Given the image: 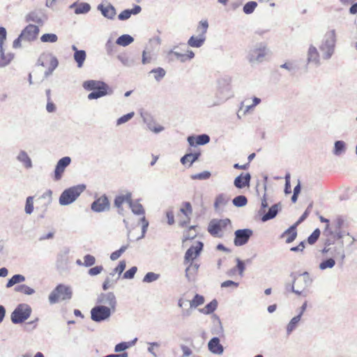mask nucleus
Masks as SVG:
<instances>
[{
  "label": "nucleus",
  "instance_id": "nucleus-1",
  "mask_svg": "<svg viewBox=\"0 0 357 357\" xmlns=\"http://www.w3.org/2000/svg\"><path fill=\"white\" fill-rule=\"evenodd\" d=\"M290 277L292 278L291 291L298 296H306L307 289L312 282L309 273L307 271L303 273H291Z\"/></svg>",
  "mask_w": 357,
  "mask_h": 357
},
{
  "label": "nucleus",
  "instance_id": "nucleus-59",
  "mask_svg": "<svg viewBox=\"0 0 357 357\" xmlns=\"http://www.w3.org/2000/svg\"><path fill=\"white\" fill-rule=\"evenodd\" d=\"M210 137L206 134H202L196 137V144L197 145H204L208 143Z\"/></svg>",
  "mask_w": 357,
  "mask_h": 357
},
{
  "label": "nucleus",
  "instance_id": "nucleus-43",
  "mask_svg": "<svg viewBox=\"0 0 357 357\" xmlns=\"http://www.w3.org/2000/svg\"><path fill=\"white\" fill-rule=\"evenodd\" d=\"M108 90L109 89H105V90L98 89V90L93 91L88 95V99L93 100V99H98L101 97H103V96H106L107 93H109Z\"/></svg>",
  "mask_w": 357,
  "mask_h": 357
},
{
  "label": "nucleus",
  "instance_id": "nucleus-60",
  "mask_svg": "<svg viewBox=\"0 0 357 357\" xmlns=\"http://www.w3.org/2000/svg\"><path fill=\"white\" fill-rule=\"evenodd\" d=\"M312 207V203H310L303 215L299 218V219L295 222L296 225H299L302 222H303L310 215L311 212V208Z\"/></svg>",
  "mask_w": 357,
  "mask_h": 357
},
{
  "label": "nucleus",
  "instance_id": "nucleus-54",
  "mask_svg": "<svg viewBox=\"0 0 357 357\" xmlns=\"http://www.w3.org/2000/svg\"><path fill=\"white\" fill-rule=\"evenodd\" d=\"M25 213L26 214H31L33 211V197H28L26 199V204L24 208Z\"/></svg>",
  "mask_w": 357,
  "mask_h": 357
},
{
  "label": "nucleus",
  "instance_id": "nucleus-11",
  "mask_svg": "<svg viewBox=\"0 0 357 357\" xmlns=\"http://www.w3.org/2000/svg\"><path fill=\"white\" fill-rule=\"evenodd\" d=\"M97 303L100 305L107 306L113 311H116V299L112 292L102 293L97 298Z\"/></svg>",
  "mask_w": 357,
  "mask_h": 357
},
{
  "label": "nucleus",
  "instance_id": "nucleus-26",
  "mask_svg": "<svg viewBox=\"0 0 357 357\" xmlns=\"http://www.w3.org/2000/svg\"><path fill=\"white\" fill-rule=\"evenodd\" d=\"M298 225H296L294 223L292 226H291L289 229H287L281 236V237H284L285 236H288L286 239L287 243H290L293 242L297 236L296 227Z\"/></svg>",
  "mask_w": 357,
  "mask_h": 357
},
{
  "label": "nucleus",
  "instance_id": "nucleus-49",
  "mask_svg": "<svg viewBox=\"0 0 357 357\" xmlns=\"http://www.w3.org/2000/svg\"><path fill=\"white\" fill-rule=\"evenodd\" d=\"M150 73H153L155 80L159 82L165 77L166 72L163 68L159 67L151 70Z\"/></svg>",
  "mask_w": 357,
  "mask_h": 357
},
{
  "label": "nucleus",
  "instance_id": "nucleus-2",
  "mask_svg": "<svg viewBox=\"0 0 357 357\" xmlns=\"http://www.w3.org/2000/svg\"><path fill=\"white\" fill-rule=\"evenodd\" d=\"M336 32L331 29L325 33L319 45L321 58L328 61L331 59L335 51Z\"/></svg>",
  "mask_w": 357,
  "mask_h": 357
},
{
  "label": "nucleus",
  "instance_id": "nucleus-53",
  "mask_svg": "<svg viewBox=\"0 0 357 357\" xmlns=\"http://www.w3.org/2000/svg\"><path fill=\"white\" fill-rule=\"evenodd\" d=\"M195 226H191L187 231L183 233V241L192 239L196 237Z\"/></svg>",
  "mask_w": 357,
  "mask_h": 357
},
{
  "label": "nucleus",
  "instance_id": "nucleus-3",
  "mask_svg": "<svg viewBox=\"0 0 357 357\" xmlns=\"http://www.w3.org/2000/svg\"><path fill=\"white\" fill-rule=\"evenodd\" d=\"M231 82V79L229 77H224L218 80L215 93L216 101L214 105H220L233 96Z\"/></svg>",
  "mask_w": 357,
  "mask_h": 357
},
{
  "label": "nucleus",
  "instance_id": "nucleus-25",
  "mask_svg": "<svg viewBox=\"0 0 357 357\" xmlns=\"http://www.w3.org/2000/svg\"><path fill=\"white\" fill-rule=\"evenodd\" d=\"M132 198V193L127 192L125 195L116 196L114 199V204L116 208L122 206L123 204L126 202L129 204Z\"/></svg>",
  "mask_w": 357,
  "mask_h": 357
},
{
  "label": "nucleus",
  "instance_id": "nucleus-19",
  "mask_svg": "<svg viewBox=\"0 0 357 357\" xmlns=\"http://www.w3.org/2000/svg\"><path fill=\"white\" fill-rule=\"evenodd\" d=\"M282 206L280 203H278L273 204L271 207L268 208V211H266L264 213H262L261 215V220L263 222H266L269 220L274 218L279 211L281 209Z\"/></svg>",
  "mask_w": 357,
  "mask_h": 357
},
{
  "label": "nucleus",
  "instance_id": "nucleus-9",
  "mask_svg": "<svg viewBox=\"0 0 357 357\" xmlns=\"http://www.w3.org/2000/svg\"><path fill=\"white\" fill-rule=\"evenodd\" d=\"M114 311L107 306L98 305L91 310V318L95 322H102L109 319Z\"/></svg>",
  "mask_w": 357,
  "mask_h": 357
},
{
  "label": "nucleus",
  "instance_id": "nucleus-55",
  "mask_svg": "<svg viewBox=\"0 0 357 357\" xmlns=\"http://www.w3.org/2000/svg\"><path fill=\"white\" fill-rule=\"evenodd\" d=\"M128 245H123L121 248L116 251L113 252L110 255V259L112 261L118 259L121 255L127 250Z\"/></svg>",
  "mask_w": 357,
  "mask_h": 357
},
{
  "label": "nucleus",
  "instance_id": "nucleus-32",
  "mask_svg": "<svg viewBox=\"0 0 357 357\" xmlns=\"http://www.w3.org/2000/svg\"><path fill=\"white\" fill-rule=\"evenodd\" d=\"M331 248L332 250H331L330 254L333 257L340 256L342 258L344 257L343 242L342 241L337 243L334 246H331Z\"/></svg>",
  "mask_w": 357,
  "mask_h": 357
},
{
  "label": "nucleus",
  "instance_id": "nucleus-50",
  "mask_svg": "<svg viewBox=\"0 0 357 357\" xmlns=\"http://www.w3.org/2000/svg\"><path fill=\"white\" fill-rule=\"evenodd\" d=\"M40 40L43 43H56L58 37L55 33H45L40 37Z\"/></svg>",
  "mask_w": 357,
  "mask_h": 357
},
{
  "label": "nucleus",
  "instance_id": "nucleus-51",
  "mask_svg": "<svg viewBox=\"0 0 357 357\" xmlns=\"http://www.w3.org/2000/svg\"><path fill=\"white\" fill-rule=\"evenodd\" d=\"M134 116H135V112H131L130 113H128V114L121 116L120 118H119L116 120V126H121V125H122L123 123H127L131 119H132Z\"/></svg>",
  "mask_w": 357,
  "mask_h": 357
},
{
  "label": "nucleus",
  "instance_id": "nucleus-22",
  "mask_svg": "<svg viewBox=\"0 0 357 357\" xmlns=\"http://www.w3.org/2000/svg\"><path fill=\"white\" fill-rule=\"evenodd\" d=\"M98 10H100L102 15L108 19H113L116 15V10L113 6L108 4L105 6L103 4L98 6Z\"/></svg>",
  "mask_w": 357,
  "mask_h": 357
},
{
  "label": "nucleus",
  "instance_id": "nucleus-58",
  "mask_svg": "<svg viewBox=\"0 0 357 357\" xmlns=\"http://www.w3.org/2000/svg\"><path fill=\"white\" fill-rule=\"evenodd\" d=\"M160 275L153 272L147 273L143 278V282L149 283L157 280L159 278Z\"/></svg>",
  "mask_w": 357,
  "mask_h": 357
},
{
  "label": "nucleus",
  "instance_id": "nucleus-15",
  "mask_svg": "<svg viewBox=\"0 0 357 357\" xmlns=\"http://www.w3.org/2000/svg\"><path fill=\"white\" fill-rule=\"evenodd\" d=\"M110 203L106 195H102L91 204V209L97 213L109 211Z\"/></svg>",
  "mask_w": 357,
  "mask_h": 357
},
{
  "label": "nucleus",
  "instance_id": "nucleus-34",
  "mask_svg": "<svg viewBox=\"0 0 357 357\" xmlns=\"http://www.w3.org/2000/svg\"><path fill=\"white\" fill-rule=\"evenodd\" d=\"M86 54L84 50H80L74 53L73 58L77 64L78 68H82L86 60Z\"/></svg>",
  "mask_w": 357,
  "mask_h": 357
},
{
  "label": "nucleus",
  "instance_id": "nucleus-24",
  "mask_svg": "<svg viewBox=\"0 0 357 357\" xmlns=\"http://www.w3.org/2000/svg\"><path fill=\"white\" fill-rule=\"evenodd\" d=\"M17 160L23 164L25 168L30 169L32 167V161L27 153L24 151H20L17 156Z\"/></svg>",
  "mask_w": 357,
  "mask_h": 357
},
{
  "label": "nucleus",
  "instance_id": "nucleus-47",
  "mask_svg": "<svg viewBox=\"0 0 357 357\" xmlns=\"http://www.w3.org/2000/svg\"><path fill=\"white\" fill-rule=\"evenodd\" d=\"M233 204L237 207H243L248 203V199L244 195H238L232 200Z\"/></svg>",
  "mask_w": 357,
  "mask_h": 357
},
{
  "label": "nucleus",
  "instance_id": "nucleus-48",
  "mask_svg": "<svg viewBox=\"0 0 357 357\" xmlns=\"http://www.w3.org/2000/svg\"><path fill=\"white\" fill-rule=\"evenodd\" d=\"M117 58L124 66L132 67L135 64L134 59L126 55H119Z\"/></svg>",
  "mask_w": 357,
  "mask_h": 357
},
{
  "label": "nucleus",
  "instance_id": "nucleus-12",
  "mask_svg": "<svg viewBox=\"0 0 357 357\" xmlns=\"http://www.w3.org/2000/svg\"><path fill=\"white\" fill-rule=\"evenodd\" d=\"M253 234L250 229H238L235 231L234 243L236 246H241L248 243Z\"/></svg>",
  "mask_w": 357,
  "mask_h": 357
},
{
  "label": "nucleus",
  "instance_id": "nucleus-52",
  "mask_svg": "<svg viewBox=\"0 0 357 357\" xmlns=\"http://www.w3.org/2000/svg\"><path fill=\"white\" fill-rule=\"evenodd\" d=\"M344 150H345V143L343 141H336L335 142L334 151H333L335 155H339L340 154H341V153L344 151Z\"/></svg>",
  "mask_w": 357,
  "mask_h": 357
},
{
  "label": "nucleus",
  "instance_id": "nucleus-8",
  "mask_svg": "<svg viewBox=\"0 0 357 357\" xmlns=\"http://www.w3.org/2000/svg\"><path fill=\"white\" fill-rule=\"evenodd\" d=\"M227 226L231 227V221L228 218L213 219L208 224V231L214 237L221 238L223 236V230L226 229Z\"/></svg>",
  "mask_w": 357,
  "mask_h": 357
},
{
  "label": "nucleus",
  "instance_id": "nucleus-35",
  "mask_svg": "<svg viewBox=\"0 0 357 357\" xmlns=\"http://www.w3.org/2000/svg\"><path fill=\"white\" fill-rule=\"evenodd\" d=\"M134 41V38L128 35L124 34L119 37L116 41V43L119 45L126 47L132 43Z\"/></svg>",
  "mask_w": 357,
  "mask_h": 357
},
{
  "label": "nucleus",
  "instance_id": "nucleus-29",
  "mask_svg": "<svg viewBox=\"0 0 357 357\" xmlns=\"http://www.w3.org/2000/svg\"><path fill=\"white\" fill-rule=\"evenodd\" d=\"M70 8H75V13L76 14H84L88 13L90 9L91 6L87 3H74L70 6Z\"/></svg>",
  "mask_w": 357,
  "mask_h": 357
},
{
  "label": "nucleus",
  "instance_id": "nucleus-16",
  "mask_svg": "<svg viewBox=\"0 0 357 357\" xmlns=\"http://www.w3.org/2000/svg\"><path fill=\"white\" fill-rule=\"evenodd\" d=\"M320 57L317 48L314 45H310L307 51V63H312L317 67L321 65Z\"/></svg>",
  "mask_w": 357,
  "mask_h": 357
},
{
  "label": "nucleus",
  "instance_id": "nucleus-33",
  "mask_svg": "<svg viewBox=\"0 0 357 357\" xmlns=\"http://www.w3.org/2000/svg\"><path fill=\"white\" fill-rule=\"evenodd\" d=\"M301 319V314H298L290 320L287 326V335H289L297 328Z\"/></svg>",
  "mask_w": 357,
  "mask_h": 357
},
{
  "label": "nucleus",
  "instance_id": "nucleus-57",
  "mask_svg": "<svg viewBox=\"0 0 357 357\" xmlns=\"http://www.w3.org/2000/svg\"><path fill=\"white\" fill-rule=\"evenodd\" d=\"M244 102H242L241 103V107L237 113V116H238V119H241L242 116H245L250 109H252L255 107V106H252V105H246L245 109H243V107L244 106Z\"/></svg>",
  "mask_w": 357,
  "mask_h": 357
},
{
  "label": "nucleus",
  "instance_id": "nucleus-38",
  "mask_svg": "<svg viewBox=\"0 0 357 357\" xmlns=\"http://www.w3.org/2000/svg\"><path fill=\"white\" fill-rule=\"evenodd\" d=\"M199 153H187L181 158V162L183 165H185L187 162H190L191 165L194 162H195L199 158Z\"/></svg>",
  "mask_w": 357,
  "mask_h": 357
},
{
  "label": "nucleus",
  "instance_id": "nucleus-31",
  "mask_svg": "<svg viewBox=\"0 0 357 357\" xmlns=\"http://www.w3.org/2000/svg\"><path fill=\"white\" fill-rule=\"evenodd\" d=\"M137 341V338L135 337L130 342H122L117 344L114 347V351L116 353L124 351L126 349L134 346Z\"/></svg>",
  "mask_w": 357,
  "mask_h": 357
},
{
  "label": "nucleus",
  "instance_id": "nucleus-42",
  "mask_svg": "<svg viewBox=\"0 0 357 357\" xmlns=\"http://www.w3.org/2000/svg\"><path fill=\"white\" fill-rule=\"evenodd\" d=\"M229 202V197H227L225 195L220 194L218 196H217L215 203H214V207L216 210L220 206H225Z\"/></svg>",
  "mask_w": 357,
  "mask_h": 357
},
{
  "label": "nucleus",
  "instance_id": "nucleus-6",
  "mask_svg": "<svg viewBox=\"0 0 357 357\" xmlns=\"http://www.w3.org/2000/svg\"><path fill=\"white\" fill-rule=\"evenodd\" d=\"M37 64L43 67L49 64L47 70L44 73L45 77L51 75L59 65L58 59L51 53H43L39 56Z\"/></svg>",
  "mask_w": 357,
  "mask_h": 357
},
{
  "label": "nucleus",
  "instance_id": "nucleus-28",
  "mask_svg": "<svg viewBox=\"0 0 357 357\" xmlns=\"http://www.w3.org/2000/svg\"><path fill=\"white\" fill-rule=\"evenodd\" d=\"M14 54L8 53L6 54L3 47H0V68L8 66L10 61L13 59Z\"/></svg>",
  "mask_w": 357,
  "mask_h": 357
},
{
  "label": "nucleus",
  "instance_id": "nucleus-23",
  "mask_svg": "<svg viewBox=\"0 0 357 357\" xmlns=\"http://www.w3.org/2000/svg\"><path fill=\"white\" fill-rule=\"evenodd\" d=\"M142 8L139 6H135L132 9H126L123 10L118 16L120 20H126L129 19L131 15H137L139 13Z\"/></svg>",
  "mask_w": 357,
  "mask_h": 357
},
{
  "label": "nucleus",
  "instance_id": "nucleus-13",
  "mask_svg": "<svg viewBox=\"0 0 357 357\" xmlns=\"http://www.w3.org/2000/svg\"><path fill=\"white\" fill-rule=\"evenodd\" d=\"M70 162L71 158L69 156L63 157L57 162L54 169V181L61 180L66 168L70 165Z\"/></svg>",
  "mask_w": 357,
  "mask_h": 357
},
{
  "label": "nucleus",
  "instance_id": "nucleus-21",
  "mask_svg": "<svg viewBox=\"0 0 357 357\" xmlns=\"http://www.w3.org/2000/svg\"><path fill=\"white\" fill-rule=\"evenodd\" d=\"M250 179L251 175L250 173H247L245 175H243V174H241L235 178L234 185L237 188L241 189L250 185Z\"/></svg>",
  "mask_w": 357,
  "mask_h": 357
},
{
  "label": "nucleus",
  "instance_id": "nucleus-14",
  "mask_svg": "<svg viewBox=\"0 0 357 357\" xmlns=\"http://www.w3.org/2000/svg\"><path fill=\"white\" fill-rule=\"evenodd\" d=\"M38 33V26L33 24H29L22 30L20 33V37L23 38L24 41L31 42L37 38Z\"/></svg>",
  "mask_w": 357,
  "mask_h": 357
},
{
  "label": "nucleus",
  "instance_id": "nucleus-37",
  "mask_svg": "<svg viewBox=\"0 0 357 357\" xmlns=\"http://www.w3.org/2000/svg\"><path fill=\"white\" fill-rule=\"evenodd\" d=\"M15 291L17 292L22 293L27 296L33 295L36 292L33 288L28 287L26 284H19L16 286L15 287Z\"/></svg>",
  "mask_w": 357,
  "mask_h": 357
},
{
  "label": "nucleus",
  "instance_id": "nucleus-10",
  "mask_svg": "<svg viewBox=\"0 0 357 357\" xmlns=\"http://www.w3.org/2000/svg\"><path fill=\"white\" fill-rule=\"evenodd\" d=\"M268 54V50L263 44H257L252 47L248 54V60L252 64L259 63L264 61Z\"/></svg>",
  "mask_w": 357,
  "mask_h": 357
},
{
  "label": "nucleus",
  "instance_id": "nucleus-27",
  "mask_svg": "<svg viewBox=\"0 0 357 357\" xmlns=\"http://www.w3.org/2000/svg\"><path fill=\"white\" fill-rule=\"evenodd\" d=\"M206 38L199 36H192L188 40V45L191 47H201L204 44Z\"/></svg>",
  "mask_w": 357,
  "mask_h": 357
},
{
  "label": "nucleus",
  "instance_id": "nucleus-30",
  "mask_svg": "<svg viewBox=\"0 0 357 357\" xmlns=\"http://www.w3.org/2000/svg\"><path fill=\"white\" fill-rule=\"evenodd\" d=\"M128 205L134 214L139 215H144L145 211L144 207L140 203H139L138 200L133 202L131 199Z\"/></svg>",
  "mask_w": 357,
  "mask_h": 357
},
{
  "label": "nucleus",
  "instance_id": "nucleus-4",
  "mask_svg": "<svg viewBox=\"0 0 357 357\" xmlns=\"http://www.w3.org/2000/svg\"><path fill=\"white\" fill-rule=\"evenodd\" d=\"M84 185H77L63 190L59 197V204L67 206L73 203L85 190Z\"/></svg>",
  "mask_w": 357,
  "mask_h": 357
},
{
  "label": "nucleus",
  "instance_id": "nucleus-36",
  "mask_svg": "<svg viewBox=\"0 0 357 357\" xmlns=\"http://www.w3.org/2000/svg\"><path fill=\"white\" fill-rule=\"evenodd\" d=\"M217 307L218 302L214 299L208 303L204 307L199 309V312L205 314H209L213 312L216 310Z\"/></svg>",
  "mask_w": 357,
  "mask_h": 357
},
{
  "label": "nucleus",
  "instance_id": "nucleus-61",
  "mask_svg": "<svg viewBox=\"0 0 357 357\" xmlns=\"http://www.w3.org/2000/svg\"><path fill=\"white\" fill-rule=\"evenodd\" d=\"M320 230L319 229H316L311 234V235L307 238V242L309 244H314L319 238L320 236Z\"/></svg>",
  "mask_w": 357,
  "mask_h": 357
},
{
  "label": "nucleus",
  "instance_id": "nucleus-40",
  "mask_svg": "<svg viewBox=\"0 0 357 357\" xmlns=\"http://www.w3.org/2000/svg\"><path fill=\"white\" fill-rule=\"evenodd\" d=\"M25 280V277L20 274L14 275L7 282L6 287L10 288L16 284L21 283Z\"/></svg>",
  "mask_w": 357,
  "mask_h": 357
},
{
  "label": "nucleus",
  "instance_id": "nucleus-63",
  "mask_svg": "<svg viewBox=\"0 0 357 357\" xmlns=\"http://www.w3.org/2000/svg\"><path fill=\"white\" fill-rule=\"evenodd\" d=\"M96 263V259L91 255H86L84 257L83 266L89 267L93 266Z\"/></svg>",
  "mask_w": 357,
  "mask_h": 357
},
{
  "label": "nucleus",
  "instance_id": "nucleus-20",
  "mask_svg": "<svg viewBox=\"0 0 357 357\" xmlns=\"http://www.w3.org/2000/svg\"><path fill=\"white\" fill-rule=\"evenodd\" d=\"M209 351L218 355H221L224 351L223 346L220 343V339L217 337H213L208 343Z\"/></svg>",
  "mask_w": 357,
  "mask_h": 357
},
{
  "label": "nucleus",
  "instance_id": "nucleus-62",
  "mask_svg": "<svg viewBox=\"0 0 357 357\" xmlns=\"http://www.w3.org/2000/svg\"><path fill=\"white\" fill-rule=\"evenodd\" d=\"M211 176V172L204 171L203 172L196 174L191 176L192 179L206 180Z\"/></svg>",
  "mask_w": 357,
  "mask_h": 357
},
{
  "label": "nucleus",
  "instance_id": "nucleus-7",
  "mask_svg": "<svg viewBox=\"0 0 357 357\" xmlns=\"http://www.w3.org/2000/svg\"><path fill=\"white\" fill-rule=\"evenodd\" d=\"M31 311V307L28 304H19L11 313V321L15 324L24 322L30 317Z\"/></svg>",
  "mask_w": 357,
  "mask_h": 357
},
{
  "label": "nucleus",
  "instance_id": "nucleus-18",
  "mask_svg": "<svg viewBox=\"0 0 357 357\" xmlns=\"http://www.w3.org/2000/svg\"><path fill=\"white\" fill-rule=\"evenodd\" d=\"M83 87L87 91L109 89V86L105 82L93 79L85 81L83 83Z\"/></svg>",
  "mask_w": 357,
  "mask_h": 357
},
{
  "label": "nucleus",
  "instance_id": "nucleus-45",
  "mask_svg": "<svg viewBox=\"0 0 357 357\" xmlns=\"http://www.w3.org/2000/svg\"><path fill=\"white\" fill-rule=\"evenodd\" d=\"M199 265L191 263L185 269V277L188 280H190L191 275L195 274L198 270Z\"/></svg>",
  "mask_w": 357,
  "mask_h": 357
},
{
  "label": "nucleus",
  "instance_id": "nucleus-5",
  "mask_svg": "<svg viewBox=\"0 0 357 357\" xmlns=\"http://www.w3.org/2000/svg\"><path fill=\"white\" fill-rule=\"evenodd\" d=\"M72 294L73 292L70 287L60 284L49 295V302L50 304H54L59 300H70Z\"/></svg>",
  "mask_w": 357,
  "mask_h": 357
},
{
  "label": "nucleus",
  "instance_id": "nucleus-44",
  "mask_svg": "<svg viewBox=\"0 0 357 357\" xmlns=\"http://www.w3.org/2000/svg\"><path fill=\"white\" fill-rule=\"evenodd\" d=\"M335 265V261L333 258H328L326 260L322 261L319 265V268L321 270H325L326 268H332Z\"/></svg>",
  "mask_w": 357,
  "mask_h": 357
},
{
  "label": "nucleus",
  "instance_id": "nucleus-39",
  "mask_svg": "<svg viewBox=\"0 0 357 357\" xmlns=\"http://www.w3.org/2000/svg\"><path fill=\"white\" fill-rule=\"evenodd\" d=\"M208 28V23L206 20H202L199 22L197 28V36L206 37V33Z\"/></svg>",
  "mask_w": 357,
  "mask_h": 357
},
{
  "label": "nucleus",
  "instance_id": "nucleus-56",
  "mask_svg": "<svg viewBox=\"0 0 357 357\" xmlns=\"http://www.w3.org/2000/svg\"><path fill=\"white\" fill-rule=\"evenodd\" d=\"M257 3L255 1H249L243 6V12L245 14H251L257 7Z\"/></svg>",
  "mask_w": 357,
  "mask_h": 357
},
{
  "label": "nucleus",
  "instance_id": "nucleus-64",
  "mask_svg": "<svg viewBox=\"0 0 357 357\" xmlns=\"http://www.w3.org/2000/svg\"><path fill=\"white\" fill-rule=\"evenodd\" d=\"M185 208H181L180 209L181 213H182L186 218H188V215H190L192 213V206L190 202L184 203Z\"/></svg>",
  "mask_w": 357,
  "mask_h": 357
},
{
  "label": "nucleus",
  "instance_id": "nucleus-46",
  "mask_svg": "<svg viewBox=\"0 0 357 357\" xmlns=\"http://www.w3.org/2000/svg\"><path fill=\"white\" fill-rule=\"evenodd\" d=\"M204 303V298L203 296L196 294L193 299L189 301L190 307H197Z\"/></svg>",
  "mask_w": 357,
  "mask_h": 357
},
{
  "label": "nucleus",
  "instance_id": "nucleus-17",
  "mask_svg": "<svg viewBox=\"0 0 357 357\" xmlns=\"http://www.w3.org/2000/svg\"><path fill=\"white\" fill-rule=\"evenodd\" d=\"M203 243L198 241L195 246H191L185 254V262H189L196 258L203 248Z\"/></svg>",
  "mask_w": 357,
  "mask_h": 357
},
{
  "label": "nucleus",
  "instance_id": "nucleus-41",
  "mask_svg": "<svg viewBox=\"0 0 357 357\" xmlns=\"http://www.w3.org/2000/svg\"><path fill=\"white\" fill-rule=\"evenodd\" d=\"M169 58L171 61L175 59L179 60L181 62L184 63L187 61V56L185 54H181L177 52L171 50L168 53Z\"/></svg>",
  "mask_w": 357,
  "mask_h": 357
}]
</instances>
